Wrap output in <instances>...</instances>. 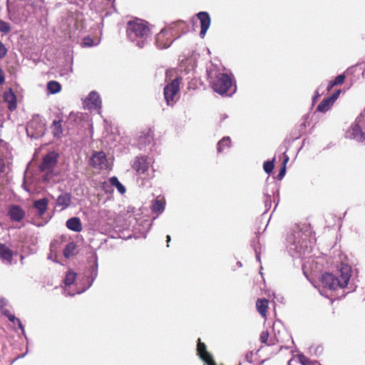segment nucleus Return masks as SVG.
Instances as JSON below:
<instances>
[{"instance_id":"nucleus-1","label":"nucleus","mask_w":365,"mask_h":365,"mask_svg":"<svg viewBox=\"0 0 365 365\" xmlns=\"http://www.w3.org/2000/svg\"><path fill=\"white\" fill-rule=\"evenodd\" d=\"M309 235V231L304 232L297 227L287 235L286 246L292 257H306L312 252L313 243L308 239Z\"/></svg>"},{"instance_id":"nucleus-2","label":"nucleus","mask_w":365,"mask_h":365,"mask_svg":"<svg viewBox=\"0 0 365 365\" xmlns=\"http://www.w3.org/2000/svg\"><path fill=\"white\" fill-rule=\"evenodd\" d=\"M126 36L135 46L143 48L151 41L152 33L148 22L137 19L127 23Z\"/></svg>"},{"instance_id":"nucleus-3","label":"nucleus","mask_w":365,"mask_h":365,"mask_svg":"<svg viewBox=\"0 0 365 365\" xmlns=\"http://www.w3.org/2000/svg\"><path fill=\"white\" fill-rule=\"evenodd\" d=\"M351 277V267L347 264L341 263L336 274L327 272L322 276V283L324 287L331 290L347 287L349 292L355 290L356 286L352 284L348 287Z\"/></svg>"},{"instance_id":"nucleus-4","label":"nucleus","mask_w":365,"mask_h":365,"mask_svg":"<svg viewBox=\"0 0 365 365\" xmlns=\"http://www.w3.org/2000/svg\"><path fill=\"white\" fill-rule=\"evenodd\" d=\"M89 262H92V264L88 268V269L83 273V275L78 277L77 282L76 284V291L71 292L67 289L64 290V293L66 296H74L76 294H81L89 289L95 279L98 276V256L96 253H93L90 257Z\"/></svg>"},{"instance_id":"nucleus-5","label":"nucleus","mask_w":365,"mask_h":365,"mask_svg":"<svg viewBox=\"0 0 365 365\" xmlns=\"http://www.w3.org/2000/svg\"><path fill=\"white\" fill-rule=\"evenodd\" d=\"M208 78L213 91L221 96H231L236 91V86L232 90V80L227 73L214 71H208Z\"/></svg>"},{"instance_id":"nucleus-6","label":"nucleus","mask_w":365,"mask_h":365,"mask_svg":"<svg viewBox=\"0 0 365 365\" xmlns=\"http://www.w3.org/2000/svg\"><path fill=\"white\" fill-rule=\"evenodd\" d=\"M59 154L56 151H49L43 157L42 162L38 169L44 173L43 180L45 182H49L50 180L58 175V172L55 171V168L58 163Z\"/></svg>"},{"instance_id":"nucleus-7","label":"nucleus","mask_w":365,"mask_h":365,"mask_svg":"<svg viewBox=\"0 0 365 365\" xmlns=\"http://www.w3.org/2000/svg\"><path fill=\"white\" fill-rule=\"evenodd\" d=\"M45 127L44 118L39 115H34L27 124L26 134L31 138L38 139L44 135Z\"/></svg>"},{"instance_id":"nucleus-8","label":"nucleus","mask_w":365,"mask_h":365,"mask_svg":"<svg viewBox=\"0 0 365 365\" xmlns=\"http://www.w3.org/2000/svg\"><path fill=\"white\" fill-rule=\"evenodd\" d=\"M151 159L145 155L136 156L133 162L132 168L138 175H143L145 177H151L149 168L151 164Z\"/></svg>"},{"instance_id":"nucleus-9","label":"nucleus","mask_w":365,"mask_h":365,"mask_svg":"<svg viewBox=\"0 0 365 365\" xmlns=\"http://www.w3.org/2000/svg\"><path fill=\"white\" fill-rule=\"evenodd\" d=\"M179 81L178 78L173 80L164 88V98L168 106H173L177 100L179 91Z\"/></svg>"},{"instance_id":"nucleus-10","label":"nucleus","mask_w":365,"mask_h":365,"mask_svg":"<svg viewBox=\"0 0 365 365\" xmlns=\"http://www.w3.org/2000/svg\"><path fill=\"white\" fill-rule=\"evenodd\" d=\"M359 118H357L356 121L351 124L349 129L346 131V138L355 140L359 143H362L365 140V131L364 132L359 124Z\"/></svg>"},{"instance_id":"nucleus-11","label":"nucleus","mask_w":365,"mask_h":365,"mask_svg":"<svg viewBox=\"0 0 365 365\" xmlns=\"http://www.w3.org/2000/svg\"><path fill=\"white\" fill-rule=\"evenodd\" d=\"M171 33L166 29H163L155 36V44L159 49L167 48L171 46Z\"/></svg>"},{"instance_id":"nucleus-12","label":"nucleus","mask_w":365,"mask_h":365,"mask_svg":"<svg viewBox=\"0 0 365 365\" xmlns=\"http://www.w3.org/2000/svg\"><path fill=\"white\" fill-rule=\"evenodd\" d=\"M7 215L13 222H20L26 216V212L19 205H10L8 207Z\"/></svg>"},{"instance_id":"nucleus-13","label":"nucleus","mask_w":365,"mask_h":365,"mask_svg":"<svg viewBox=\"0 0 365 365\" xmlns=\"http://www.w3.org/2000/svg\"><path fill=\"white\" fill-rule=\"evenodd\" d=\"M279 195V189L275 184L267 185L264 191L265 211H268L272 207V200L275 202L274 194Z\"/></svg>"},{"instance_id":"nucleus-14","label":"nucleus","mask_w":365,"mask_h":365,"mask_svg":"<svg viewBox=\"0 0 365 365\" xmlns=\"http://www.w3.org/2000/svg\"><path fill=\"white\" fill-rule=\"evenodd\" d=\"M91 165L97 169H107L108 166L106 154L102 151L94 153L91 158Z\"/></svg>"},{"instance_id":"nucleus-15","label":"nucleus","mask_w":365,"mask_h":365,"mask_svg":"<svg viewBox=\"0 0 365 365\" xmlns=\"http://www.w3.org/2000/svg\"><path fill=\"white\" fill-rule=\"evenodd\" d=\"M197 351L198 356L205 364L207 365H217L212 356L207 351L205 344L201 342L200 339H198Z\"/></svg>"},{"instance_id":"nucleus-16","label":"nucleus","mask_w":365,"mask_h":365,"mask_svg":"<svg viewBox=\"0 0 365 365\" xmlns=\"http://www.w3.org/2000/svg\"><path fill=\"white\" fill-rule=\"evenodd\" d=\"M197 18L199 19L200 22V36L203 38L208 30L211 19L209 14L206 11H200L197 14Z\"/></svg>"},{"instance_id":"nucleus-17","label":"nucleus","mask_w":365,"mask_h":365,"mask_svg":"<svg viewBox=\"0 0 365 365\" xmlns=\"http://www.w3.org/2000/svg\"><path fill=\"white\" fill-rule=\"evenodd\" d=\"M153 142V133L150 130L143 131L138 138V145L140 150H146Z\"/></svg>"},{"instance_id":"nucleus-18","label":"nucleus","mask_w":365,"mask_h":365,"mask_svg":"<svg viewBox=\"0 0 365 365\" xmlns=\"http://www.w3.org/2000/svg\"><path fill=\"white\" fill-rule=\"evenodd\" d=\"M87 106L90 109H100L101 108V99L96 91H91L85 100Z\"/></svg>"},{"instance_id":"nucleus-19","label":"nucleus","mask_w":365,"mask_h":365,"mask_svg":"<svg viewBox=\"0 0 365 365\" xmlns=\"http://www.w3.org/2000/svg\"><path fill=\"white\" fill-rule=\"evenodd\" d=\"M71 203V195L68 192L61 193L59 196H58L56 205L58 207H61V210H65L68 208Z\"/></svg>"},{"instance_id":"nucleus-20","label":"nucleus","mask_w":365,"mask_h":365,"mask_svg":"<svg viewBox=\"0 0 365 365\" xmlns=\"http://www.w3.org/2000/svg\"><path fill=\"white\" fill-rule=\"evenodd\" d=\"M48 200L43 197L34 202V207L37 210L38 215L42 217L48 208Z\"/></svg>"},{"instance_id":"nucleus-21","label":"nucleus","mask_w":365,"mask_h":365,"mask_svg":"<svg viewBox=\"0 0 365 365\" xmlns=\"http://www.w3.org/2000/svg\"><path fill=\"white\" fill-rule=\"evenodd\" d=\"M4 99L8 103L9 110L13 111L16 108V97L11 89L4 93Z\"/></svg>"},{"instance_id":"nucleus-22","label":"nucleus","mask_w":365,"mask_h":365,"mask_svg":"<svg viewBox=\"0 0 365 365\" xmlns=\"http://www.w3.org/2000/svg\"><path fill=\"white\" fill-rule=\"evenodd\" d=\"M12 258V251L5 245L0 243V259L7 264H11Z\"/></svg>"},{"instance_id":"nucleus-23","label":"nucleus","mask_w":365,"mask_h":365,"mask_svg":"<svg viewBox=\"0 0 365 365\" xmlns=\"http://www.w3.org/2000/svg\"><path fill=\"white\" fill-rule=\"evenodd\" d=\"M66 227L68 229L78 232L82 230V224L78 217H73L66 221Z\"/></svg>"},{"instance_id":"nucleus-24","label":"nucleus","mask_w":365,"mask_h":365,"mask_svg":"<svg viewBox=\"0 0 365 365\" xmlns=\"http://www.w3.org/2000/svg\"><path fill=\"white\" fill-rule=\"evenodd\" d=\"M61 122V120H55L53 121L51 127L53 137L58 139L61 138L63 135V127Z\"/></svg>"},{"instance_id":"nucleus-25","label":"nucleus","mask_w":365,"mask_h":365,"mask_svg":"<svg viewBox=\"0 0 365 365\" xmlns=\"http://www.w3.org/2000/svg\"><path fill=\"white\" fill-rule=\"evenodd\" d=\"M231 146V139L229 136L223 137L217 145V150L218 153H222Z\"/></svg>"},{"instance_id":"nucleus-26","label":"nucleus","mask_w":365,"mask_h":365,"mask_svg":"<svg viewBox=\"0 0 365 365\" xmlns=\"http://www.w3.org/2000/svg\"><path fill=\"white\" fill-rule=\"evenodd\" d=\"M78 277V276H77V274L76 272H74L71 269H69L68 271L66 272L65 278L63 280L65 285L69 287V286L73 284L74 282L76 283Z\"/></svg>"},{"instance_id":"nucleus-27","label":"nucleus","mask_w":365,"mask_h":365,"mask_svg":"<svg viewBox=\"0 0 365 365\" xmlns=\"http://www.w3.org/2000/svg\"><path fill=\"white\" fill-rule=\"evenodd\" d=\"M268 300L266 299H258L256 302V307L262 316H265L268 308Z\"/></svg>"},{"instance_id":"nucleus-28","label":"nucleus","mask_w":365,"mask_h":365,"mask_svg":"<svg viewBox=\"0 0 365 365\" xmlns=\"http://www.w3.org/2000/svg\"><path fill=\"white\" fill-rule=\"evenodd\" d=\"M47 91L50 94H56L61 91V85L56 81H50L47 83Z\"/></svg>"},{"instance_id":"nucleus-29","label":"nucleus","mask_w":365,"mask_h":365,"mask_svg":"<svg viewBox=\"0 0 365 365\" xmlns=\"http://www.w3.org/2000/svg\"><path fill=\"white\" fill-rule=\"evenodd\" d=\"M76 245L73 242L68 243L63 249V254L66 258H70L75 254Z\"/></svg>"},{"instance_id":"nucleus-30","label":"nucleus","mask_w":365,"mask_h":365,"mask_svg":"<svg viewBox=\"0 0 365 365\" xmlns=\"http://www.w3.org/2000/svg\"><path fill=\"white\" fill-rule=\"evenodd\" d=\"M109 182L112 186L115 187L120 194H124L125 192L126 189L125 186L118 180L117 177L113 176L110 178Z\"/></svg>"},{"instance_id":"nucleus-31","label":"nucleus","mask_w":365,"mask_h":365,"mask_svg":"<svg viewBox=\"0 0 365 365\" xmlns=\"http://www.w3.org/2000/svg\"><path fill=\"white\" fill-rule=\"evenodd\" d=\"M334 104L328 100V98H324L317 106V110L321 113L327 112Z\"/></svg>"},{"instance_id":"nucleus-32","label":"nucleus","mask_w":365,"mask_h":365,"mask_svg":"<svg viewBox=\"0 0 365 365\" xmlns=\"http://www.w3.org/2000/svg\"><path fill=\"white\" fill-rule=\"evenodd\" d=\"M287 149H285V150L282 153L284 155V160H283V166L280 168L279 174H278V178L279 180L282 179L284 176L285 175L286 173V164L289 160V157L286 155Z\"/></svg>"},{"instance_id":"nucleus-33","label":"nucleus","mask_w":365,"mask_h":365,"mask_svg":"<svg viewBox=\"0 0 365 365\" xmlns=\"http://www.w3.org/2000/svg\"><path fill=\"white\" fill-rule=\"evenodd\" d=\"M165 210L164 203L159 200H155L152 205V210L154 212H163Z\"/></svg>"},{"instance_id":"nucleus-34","label":"nucleus","mask_w":365,"mask_h":365,"mask_svg":"<svg viewBox=\"0 0 365 365\" xmlns=\"http://www.w3.org/2000/svg\"><path fill=\"white\" fill-rule=\"evenodd\" d=\"M274 160L275 158H274L272 160H267L264 163L263 169L266 173L270 174L272 172L274 167Z\"/></svg>"},{"instance_id":"nucleus-35","label":"nucleus","mask_w":365,"mask_h":365,"mask_svg":"<svg viewBox=\"0 0 365 365\" xmlns=\"http://www.w3.org/2000/svg\"><path fill=\"white\" fill-rule=\"evenodd\" d=\"M11 31V26L8 22L0 20V32L8 34Z\"/></svg>"},{"instance_id":"nucleus-36","label":"nucleus","mask_w":365,"mask_h":365,"mask_svg":"<svg viewBox=\"0 0 365 365\" xmlns=\"http://www.w3.org/2000/svg\"><path fill=\"white\" fill-rule=\"evenodd\" d=\"M298 359L302 365H311L310 361L302 354L298 355Z\"/></svg>"},{"instance_id":"nucleus-37","label":"nucleus","mask_w":365,"mask_h":365,"mask_svg":"<svg viewBox=\"0 0 365 365\" xmlns=\"http://www.w3.org/2000/svg\"><path fill=\"white\" fill-rule=\"evenodd\" d=\"M345 75L344 74H340V75H338L334 80H333V82H334V84H335V86H337V85H341L344 83V80H345Z\"/></svg>"},{"instance_id":"nucleus-38","label":"nucleus","mask_w":365,"mask_h":365,"mask_svg":"<svg viewBox=\"0 0 365 365\" xmlns=\"http://www.w3.org/2000/svg\"><path fill=\"white\" fill-rule=\"evenodd\" d=\"M259 339L262 343L267 344L269 339V332L267 331H262Z\"/></svg>"},{"instance_id":"nucleus-39","label":"nucleus","mask_w":365,"mask_h":365,"mask_svg":"<svg viewBox=\"0 0 365 365\" xmlns=\"http://www.w3.org/2000/svg\"><path fill=\"white\" fill-rule=\"evenodd\" d=\"M2 314L6 316L10 322H14L18 319L14 314H11L9 310L4 309Z\"/></svg>"},{"instance_id":"nucleus-40","label":"nucleus","mask_w":365,"mask_h":365,"mask_svg":"<svg viewBox=\"0 0 365 365\" xmlns=\"http://www.w3.org/2000/svg\"><path fill=\"white\" fill-rule=\"evenodd\" d=\"M7 53V48L5 45L0 41V59L3 58Z\"/></svg>"},{"instance_id":"nucleus-41","label":"nucleus","mask_w":365,"mask_h":365,"mask_svg":"<svg viewBox=\"0 0 365 365\" xmlns=\"http://www.w3.org/2000/svg\"><path fill=\"white\" fill-rule=\"evenodd\" d=\"M36 5L34 4V1H29L26 4V9L29 11V12H34V11L36 10Z\"/></svg>"},{"instance_id":"nucleus-42","label":"nucleus","mask_w":365,"mask_h":365,"mask_svg":"<svg viewBox=\"0 0 365 365\" xmlns=\"http://www.w3.org/2000/svg\"><path fill=\"white\" fill-rule=\"evenodd\" d=\"M83 43L86 46H92L93 45V41L92 38L87 37L84 38L83 41Z\"/></svg>"},{"instance_id":"nucleus-43","label":"nucleus","mask_w":365,"mask_h":365,"mask_svg":"<svg viewBox=\"0 0 365 365\" xmlns=\"http://www.w3.org/2000/svg\"><path fill=\"white\" fill-rule=\"evenodd\" d=\"M253 247H254V250L255 252L256 259H257V262H261L260 252L258 251L257 247L255 245H254Z\"/></svg>"},{"instance_id":"nucleus-44","label":"nucleus","mask_w":365,"mask_h":365,"mask_svg":"<svg viewBox=\"0 0 365 365\" xmlns=\"http://www.w3.org/2000/svg\"><path fill=\"white\" fill-rule=\"evenodd\" d=\"M339 97L337 96H336L334 94V93H333L331 96L328 97V100L330 101L333 104L334 103V102L337 100Z\"/></svg>"},{"instance_id":"nucleus-45","label":"nucleus","mask_w":365,"mask_h":365,"mask_svg":"<svg viewBox=\"0 0 365 365\" xmlns=\"http://www.w3.org/2000/svg\"><path fill=\"white\" fill-rule=\"evenodd\" d=\"M276 342H278V339L276 337L274 339H270L269 340L268 339L267 345L273 346L276 344Z\"/></svg>"},{"instance_id":"nucleus-46","label":"nucleus","mask_w":365,"mask_h":365,"mask_svg":"<svg viewBox=\"0 0 365 365\" xmlns=\"http://www.w3.org/2000/svg\"><path fill=\"white\" fill-rule=\"evenodd\" d=\"M320 95L321 94L319 93V91L317 90L315 91L314 96L312 98V102L313 103L316 102L317 101V99L319 98Z\"/></svg>"},{"instance_id":"nucleus-47","label":"nucleus","mask_w":365,"mask_h":365,"mask_svg":"<svg viewBox=\"0 0 365 365\" xmlns=\"http://www.w3.org/2000/svg\"><path fill=\"white\" fill-rule=\"evenodd\" d=\"M5 172V163L1 160L0 161V175Z\"/></svg>"},{"instance_id":"nucleus-48","label":"nucleus","mask_w":365,"mask_h":365,"mask_svg":"<svg viewBox=\"0 0 365 365\" xmlns=\"http://www.w3.org/2000/svg\"><path fill=\"white\" fill-rule=\"evenodd\" d=\"M4 75L2 70L0 68V85H1L4 82Z\"/></svg>"},{"instance_id":"nucleus-49","label":"nucleus","mask_w":365,"mask_h":365,"mask_svg":"<svg viewBox=\"0 0 365 365\" xmlns=\"http://www.w3.org/2000/svg\"><path fill=\"white\" fill-rule=\"evenodd\" d=\"M306 120L307 119L305 118L304 120V122L301 123L300 129H299L300 131H304L306 129V127H307V125H306Z\"/></svg>"},{"instance_id":"nucleus-50","label":"nucleus","mask_w":365,"mask_h":365,"mask_svg":"<svg viewBox=\"0 0 365 365\" xmlns=\"http://www.w3.org/2000/svg\"><path fill=\"white\" fill-rule=\"evenodd\" d=\"M334 86H335V84H334L333 81H329V84H328V86H327V90L328 91H329L331 89H332V88H333Z\"/></svg>"},{"instance_id":"nucleus-51","label":"nucleus","mask_w":365,"mask_h":365,"mask_svg":"<svg viewBox=\"0 0 365 365\" xmlns=\"http://www.w3.org/2000/svg\"><path fill=\"white\" fill-rule=\"evenodd\" d=\"M16 322H17V324H18V327H19V328L21 331H22L23 329H24V327L23 324H22V323H21V322L20 321V319H17L16 320Z\"/></svg>"},{"instance_id":"nucleus-52","label":"nucleus","mask_w":365,"mask_h":365,"mask_svg":"<svg viewBox=\"0 0 365 365\" xmlns=\"http://www.w3.org/2000/svg\"><path fill=\"white\" fill-rule=\"evenodd\" d=\"M341 92V89H337L336 90L334 93L336 96H337L338 97L339 96L340 93Z\"/></svg>"},{"instance_id":"nucleus-53","label":"nucleus","mask_w":365,"mask_h":365,"mask_svg":"<svg viewBox=\"0 0 365 365\" xmlns=\"http://www.w3.org/2000/svg\"><path fill=\"white\" fill-rule=\"evenodd\" d=\"M227 118V115L226 114H222L220 117V120L222 121L225 120Z\"/></svg>"},{"instance_id":"nucleus-54","label":"nucleus","mask_w":365,"mask_h":365,"mask_svg":"<svg viewBox=\"0 0 365 365\" xmlns=\"http://www.w3.org/2000/svg\"><path fill=\"white\" fill-rule=\"evenodd\" d=\"M166 239H167V240H166L167 243H169L171 240V237L170 235H167ZM167 247H169V244L167 245Z\"/></svg>"},{"instance_id":"nucleus-55","label":"nucleus","mask_w":365,"mask_h":365,"mask_svg":"<svg viewBox=\"0 0 365 365\" xmlns=\"http://www.w3.org/2000/svg\"><path fill=\"white\" fill-rule=\"evenodd\" d=\"M108 186V185H106V183H103V186H102V187H103V190H104L105 192H107L106 187H107Z\"/></svg>"},{"instance_id":"nucleus-56","label":"nucleus","mask_w":365,"mask_h":365,"mask_svg":"<svg viewBox=\"0 0 365 365\" xmlns=\"http://www.w3.org/2000/svg\"><path fill=\"white\" fill-rule=\"evenodd\" d=\"M21 333H22V334L25 336V338H26V332H25V330H24V329H23V330L21 331Z\"/></svg>"},{"instance_id":"nucleus-57","label":"nucleus","mask_w":365,"mask_h":365,"mask_svg":"<svg viewBox=\"0 0 365 365\" xmlns=\"http://www.w3.org/2000/svg\"><path fill=\"white\" fill-rule=\"evenodd\" d=\"M25 355H26V354H21V355L19 356L16 359L22 358V357H24Z\"/></svg>"},{"instance_id":"nucleus-58","label":"nucleus","mask_w":365,"mask_h":365,"mask_svg":"<svg viewBox=\"0 0 365 365\" xmlns=\"http://www.w3.org/2000/svg\"><path fill=\"white\" fill-rule=\"evenodd\" d=\"M237 265L241 267L242 266V263L240 262H238L237 263Z\"/></svg>"},{"instance_id":"nucleus-59","label":"nucleus","mask_w":365,"mask_h":365,"mask_svg":"<svg viewBox=\"0 0 365 365\" xmlns=\"http://www.w3.org/2000/svg\"><path fill=\"white\" fill-rule=\"evenodd\" d=\"M1 304H2V305L4 304V299L1 300Z\"/></svg>"},{"instance_id":"nucleus-60","label":"nucleus","mask_w":365,"mask_h":365,"mask_svg":"<svg viewBox=\"0 0 365 365\" xmlns=\"http://www.w3.org/2000/svg\"><path fill=\"white\" fill-rule=\"evenodd\" d=\"M279 151H282V148H279Z\"/></svg>"}]
</instances>
